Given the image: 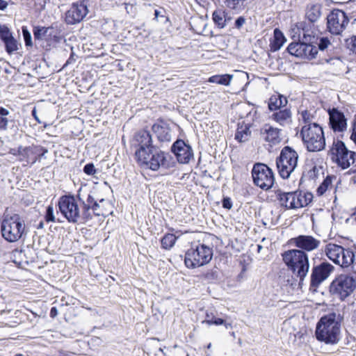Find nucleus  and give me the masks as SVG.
Instances as JSON below:
<instances>
[{"instance_id":"1","label":"nucleus","mask_w":356,"mask_h":356,"mask_svg":"<svg viewBox=\"0 0 356 356\" xmlns=\"http://www.w3.org/2000/svg\"><path fill=\"white\" fill-rule=\"evenodd\" d=\"M340 315L332 312L322 316L316 324V337L326 344H335L340 339Z\"/></svg>"},{"instance_id":"2","label":"nucleus","mask_w":356,"mask_h":356,"mask_svg":"<svg viewBox=\"0 0 356 356\" xmlns=\"http://www.w3.org/2000/svg\"><path fill=\"white\" fill-rule=\"evenodd\" d=\"M300 135L309 152H319L325 147L323 128L317 123L307 124L301 128Z\"/></svg>"},{"instance_id":"3","label":"nucleus","mask_w":356,"mask_h":356,"mask_svg":"<svg viewBox=\"0 0 356 356\" xmlns=\"http://www.w3.org/2000/svg\"><path fill=\"white\" fill-rule=\"evenodd\" d=\"M282 257L286 266L302 282L309 269L308 255L301 250H291L285 252Z\"/></svg>"},{"instance_id":"4","label":"nucleus","mask_w":356,"mask_h":356,"mask_svg":"<svg viewBox=\"0 0 356 356\" xmlns=\"http://www.w3.org/2000/svg\"><path fill=\"white\" fill-rule=\"evenodd\" d=\"M323 251L330 260L343 268L350 267L354 263L355 254L350 248L330 243Z\"/></svg>"},{"instance_id":"5","label":"nucleus","mask_w":356,"mask_h":356,"mask_svg":"<svg viewBox=\"0 0 356 356\" xmlns=\"http://www.w3.org/2000/svg\"><path fill=\"white\" fill-rule=\"evenodd\" d=\"M213 250L204 244L192 245L185 254L184 262L189 268H195L207 264L212 259Z\"/></svg>"},{"instance_id":"6","label":"nucleus","mask_w":356,"mask_h":356,"mask_svg":"<svg viewBox=\"0 0 356 356\" xmlns=\"http://www.w3.org/2000/svg\"><path fill=\"white\" fill-rule=\"evenodd\" d=\"M24 230L25 225L18 215L6 216L1 224L2 236L10 243L19 241Z\"/></svg>"},{"instance_id":"7","label":"nucleus","mask_w":356,"mask_h":356,"mask_svg":"<svg viewBox=\"0 0 356 356\" xmlns=\"http://www.w3.org/2000/svg\"><path fill=\"white\" fill-rule=\"evenodd\" d=\"M298 161V153L289 146L284 147L276 160V165L280 177L283 179L289 178L296 170Z\"/></svg>"},{"instance_id":"8","label":"nucleus","mask_w":356,"mask_h":356,"mask_svg":"<svg viewBox=\"0 0 356 356\" xmlns=\"http://www.w3.org/2000/svg\"><path fill=\"white\" fill-rule=\"evenodd\" d=\"M331 159L343 169H346L355 161L356 153L347 149L345 144L339 140H334L329 151Z\"/></svg>"},{"instance_id":"9","label":"nucleus","mask_w":356,"mask_h":356,"mask_svg":"<svg viewBox=\"0 0 356 356\" xmlns=\"http://www.w3.org/2000/svg\"><path fill=\"white\" fill-rule=\"evenodd\" d=\"M312 193L302 191L280 192L278 193L280 204L287 209H298L306 207L312 202Z\"/></svg>"},{"instance_id":"10","label":"nucleus","mask_w":356,"mask_h":356,"mask_svg":"<svg viewBox=\"0 0 356 356\" xmlns=\"http://www.w3.org/2000/svg\"><path fill=\"white\" fill-rule=\"evenodd\" d=\"M356 289V280L352 276L340 275L331 283L330 291L332 294L343 300Z\"/></svg>"},{"instance_id":"11","label":"nucleus","mask_w":356,"mask_h":356,"mask_svg":"<svg viewBox=\"0 0 356 356\" xmlns=\"http://www.w3.org/2000/svg\"><path fill=\"white\" fill-rule=\"evenodd\" d=\"M254 184L263 190L271 188L274 184L275 177L272 170L264 163H256L252 170Z\"/></svg>"},{"instance_id":"12","label":"nucleus","mask_w":356,"mask_h":356,"mask_svg":"<svg viewBox=\"0 0 356 356\" xmlns=\"http://www.w3.org/2000/svg\"><path fill=\"white\" fill-rule=\"evenodd\" d=\"M58 206L59 211L69 222L76 223L82 218L79 207L74 196L64 195L60 197Z\"/></svg>"},{"instance_id":"13","label":"nucleus","mask_w":356,"mask_h":356,"mask_svg":"<svg viewBox=\"0 0 356 356\" xmlns=\"http://www.w3.org/2000/svg\"><path fill=\"white\" fill-rule=\"evenodd\" d=\"M138 154H140L139 152ZM135 159L140 166L154 171L158 170L165 162L164 152L156 147L152 149L151 151L145 152V154H140Z\"/></svg>"},{"instance_id":"14","label":"nucleus","mask_w":356,"mask_h":356,"mask_svg":"<svg viewBox=\"0 0 356 356\" xmlns=\"http://www.w3.org/2000/svg\"><path fill=\"white\" fill-rule=\"evenodd\" d=\"M348 22L345 12L334 9L327 17V29L332 35H341L346 29Z\"/></svg>"},{"instance_id":"15","label":"nucleus","mask_w":356,"mask_h":356,"mask_svg":"<svg viewBox=\"0 0 356 356\" xmlns=\"http://www.w3.org/2000/svg\"><path fill=\"white\" fill-rule=\"evenodd\" d=\"M88 13V0L78 1L72 3L70 8L65 13V22L70 25L79 23Z\"/></svg>"},{"instance_id":"16","label":"nucleus","mask_w":356,"mask_h":356,"mask_svg":"<svg viewBox=\"0 0 356 356\" xmlns=\"http://www.w3.org/2000/svg\"><path fill=\"white\" fill-rule=\"evenodd\" d=\"M132 147L135 149V158L145 154V152L151 151L155 147L152 145V136L147 131H140L136 133L131 142Z\"/></svg>"},{"instance_id":"17","label":"nucleus","mask_w":356,"mask_h":356,"mask_svg":"<svg viewBox=\"0 0 356 356\" xmlns=\"http://www.w3.org/2000/svg\"><path fill=\"white\" fill-rule=\"evenodd\" d=\"M334 267L328 262H323L312 268L311 287L315 290L334 271Z\"/></svg>"},{"instance_id":"18","label":"nucleus","mask_w":356,"mask_h":356,"mask_svg":"<svg viewBox=\"0 0 356 356\" xmlns=\"http://www.w3.org/2000/svg\"><path fill=\"white\" fill-rule=\"evenodd\" d=\"M171 150L181 163H188L193 157L191 147L182 140H177L175 142L171 147Z\"/></svg>"},{"instance_id":"19","label":"nucleus","mask_w":356,"mask_h":356,"mask_svg":"<svg viewBox=\"0 0 356 356\" xmlns=\"http://www.w3.org/2000/svg\"><path fill=\"white\" fill-rule=\"evenodd\" d=\"M292 243L300 250L307 252L317 249L321 241L310 235H300L291 239Z\"/></svg>"},{"instance_id":"20","label":"nucleus","mask_w":356,"mask_h":356,"mask_svg":"<svg viewBox=\"0 0 356 356\" xmlns=\"http://www.w3.org/2000/svg\"><path fill=\"white\" fill-rule=\"evenodd\" d=\"M330 124L335 132H342L346 129L347 122L343 113L337 108L328 111Z\"/></svg>"},{"instance_id":"21","label":"nucleus","mask_w":356,"mask_h":356,"mask_svg":"<svg viewBox=\"0 0 356 356\" xmlns=\"http://www.w3.org/2000/svg\"><path fill=\"white\" fill-rule=\"evenodd\" d=\"M42 151L40 146L19 147L17 154L20 156V161H25L28 163L33 164L38 160L40 152Z\"/></svg>"},{"instance_id":"22","label":"nucleus","mask_w":356,"mask_h":356,"mask_svg":"<svg viewBox=\"0 0 356 356\" xmlns=\"http://www.w3.org/2000/svg\"><path fill=\"white\" fill-rule=\"evenodd\" d=\"M261 134L270 146L276 145L282 141L280 129L271 125L265 124L261 129Z\"/></svg>"},{"instance_id":"23","label":"nucleus","mask_w":356,"mask_h":356,"mask_svg":"<svg viewBox=\"0 0 356 356\" xmlns=\"http://www.w3.org/2000/svg\"><path fill=\"white\" fill-rule=\"evenodd\" d=\"M270 118L281 127L289 126L292 123V113L289 108L276 109Z\"/></svg>"},{"instance_id":"24","label":"nucleus","mask_w":356,"mask_h":356,"mask_svg":"<svg viewBox=\"0 0 356 356\" xmlns=\"http://www.w3.org/2000/svg\"><path fill=\"white\" fill-rule=\"evenodd\" d=\"M77 197L83 204V211L82 213V218L83 220L91 219L92 213H90V211L94 206L97 200H95V198L90 194H87L85 198L84 194L83 193L81 189L78 192Z\"/></svg>"},{"instance_id":"25","label":"nucleus","mask_w":356,"mask_h":356,"mask_svg":"<svg viewBox=\"0 0 356 356\" xmlns=\"http://www.w3.org/2000/svg\"><path fill=\"white\" fill-rule=\"evenodd\" d=\"M152 129L161 142H169L172 138V132L166 124H154Z\"/></svg>"},{"instance_id":"26","label":"nucleus","mask_w":356,"mask_h":356,"mask_svg":"<svg viewBox=\"0 0 356 356\" xmlns=\"http://www.w3.org/2000/svg\"><path fill=\"white\" fill-rule=\"evenodd\" d=\"M310 38L311 35L307 34L303 30V38L306 42H304L303 44L302 58H306L308 60L314 58L318 54V48L316 46L307 42H310Z\"/></svg>"},{"instance_id":"27","label":"nucleus","mask_w":356,"mask_h":356,"mask_svg":"<svg viewBox=\"0 0 356 356\" xmlns=\"http://www.w3.org/2000/svg\"><path fill=\"white\" fill-rule=\"evenodd\" d=\"M321 4L309 3L307 6L305 16L311 22H315L321 16Z\"/></svg>"},{"instance_id":"28","label":"nucleus","mask_w":356,"mask_h":356,"mask_svg":"<svg viewBox=\"0 0 356 356\" xmlns=\"http://www.w3.org/2000/svg\"><path fill=\"white\" fill-rule=\"evenodd\" d=\"M212 19L216 26L222 29L226 26L230 18L227 16L223 8H217L212 13Z\"/></svg>"},{"instance_id":"29","label":"nucleus","mask_w":356,"mask_h":356,"mask_svg":"<svg viewBox=\"0 0 356 356\" xmlns=\"http://www.w3.org/2000/svg\"><path fill=\"white\" fill-rule=\"evenodd\" d=\"M287 99L286 97L275 94L270 97L268 102V108L270 111H275L276 109H282L287 104Z\"/></svg>"},{"instance_id":"30","label":"nucleus","mask_w":356,"mask_h":356,"mask_svg":"<svg viewBox=\"0 0 356 356\" xmlns=\"http://www.w3.org/2000/svg\"><path fill=\"white\" fill-rule=\"evenodd\" d=\"M286 42V39L282 32L278 29L274 30L273 39L270 42V48L273 52L278 51Z\"/></svg>"},{"instance_id":"31","label":"nucleus","mask_w":356,"mask_h":356,"mask_svg":"<svg viewBox=\"0 0 356 356\" xmlns=\"http://www.w3.org/2000/svg\"><path fill=\"white\" fill-rule=\"evenodd\" d=\"M251 136V131L248 124H238L235 134V139L239 143L248 141Z\"/></svg>"},{"instance_id":"32","label":"nucleus","mask_w":356,"mask_h":356,"mask_svg":"<svg viewBox=\"0 0 356 356\" xmlns=\"http://www.w3.org/2000/svg\"><path fill=\"white\" fill-rule=\"evenodd\" d=\"M233 78L231 74H225L221 75H213L209 78L208 81L210 83H218L223 86H229Z\"/></svg>"},{"instance_id":"33","label":"nucleus","mask_w":356,"mask_h":356,"mask_svg":"<svg viewBox=\"0 0 356 356\" xmlns=\"http://www.w3.org/2000/svg\"><path fill=\"white\" fill-rule=\"evenodd\" d=\"M303 44L304 42H292L288 46L287 50L290 54L302 58Z\"/></svg>"},{"instance_id":"34","label":"nucleus","mask_w":356,"mask_h":356,"mask_svg":"<svg viewBox=\"0 0 356 356\" xmlns=\"http://www.w3.org/2000/svg\"><path fill=\"white\" fill-rule=\"evenodd\" d=\"M50 30L49 27L35 26L33 28V35L35 40H47V33Z\"/></svg>"},{"instance_id":"35","label":"nucleus","mask_w":356,"mask_h":356,"mask_svg":"<svg viewBox=\"0 0 356 356\" xmlns=\"http://www.w3.org/2000/svg\"><path fill=\"white\" fill-rule=\"evenodd\" d=\"M177 237L172 234H165L161 239V246L165 250L172 248L176 242Z\"/></svg>"},{"instance_id":"36","label":"nucleus","mask_w":356,"mask_h":356,"mask_svg":"<svg viewBox=\"0 0 356 356\" xmlns=\"http://www.w3.org/2000/svg\"><path fill=\"white\" fill-rule=\"evenodd\" d=\"M332 178L330 176H327L323 183L319 186L317 188V193L318 195H323L327 191H330L333 189V186L332 184Z\"/></svg>"},{"instance_id":"37","label":"nucleus","mask_w":356,"mask_h":356,"mask_svg":"<svg viewBox=\"0 0 356 356\" xmlns=\"http://www.w3.org/2000/svg\"><path fill=\"white\" fill-rule=\"evenodd\" d=\"M203 324L205 323L208 325H220L224 324V320L220 318H216L212 312L206 313V319L202 322Z\"/></svg>"},{"instance_id":"38","label":"nucleus","mask_w":356,"mask_h":356,"mask_svg":"<svg viewBox=\"0 0 356 356\" xmlns=\"http://www.w3.org/2000/svg\"><path fill=\"white\" fill-rule=\"evenodd\" d=\"M104 199H101L99 202H96L90 210L92 211L94 215L100 216L106 215L104 208Z\"/></svg>"},{"instance_id":"39","label":"nucleus","mask_w":356,"mask_h":356,"mask_svg":"<svg viewBox=\"0 0 356 356\" xmlns=\"http://www.w3.org/2000/svg\"><path fill=\"white\" fill-rule=\"evenodd\" d=\"M6 45V51L8 54H12L17 49V42L15 38L12 36L8 40L3 41Z\"/></svg>"},{"instance_id":"40","label":"nucleus","mask_w":356,"mask_h":356,"mask_svg":"<svg viewBox=\"0 0 356 356\" xmlns=\"http://www.w3.org/2000/svg\"><path fill=\"white\" fill-rule=\"evenodd\" d=\"M245 0H225L226 6L231 9L241 8Z\"/></svg>"},{"instance_id":"41","label":"nucleus","mask_w":356,"mask_h":356,"mask_svg":"<svg viewBox=\"0 0 356 356\" xmlns=\"http://www.w3.org/2000/svg\"><path fill=\"white\" fill-rule=\"evenodd\" d=\"M301 118L302 121L304 122L305 124L307 125V124H314V122H312L314 116L308 111H304L301 113Z\"/></svg>"},{"instance_id":"42","label":"nucleus","mask_w":356,"mask_h":356,"mask_svg":"<svg viewBox=\"0 0 356 356\" xmlns=\"http://www.w3.org/2000/svg\"><path fill=\"white\" fill-rule=\"evenodd\" d=\"M13 35L7 26L0 25V38L3 41L8 40Z\"/></svg>"},{"instance_id":"43","label":"nucleus","mask_w":356,"mask_h":356,"mask_svg":"<svg viewBox=\"0 0 356 356\" xmlns=\"http://www.w3.org/2000/svg\"><path fill=\"white\" fill-rule=\"evenodd\" d=\"M22 31L26 45L32 46L31 35L28 29L26 26H23Z\"/></svg>"},{"instance_id":"44","label":"nucleus","mask_w":356,"mask_h":356,"mask_svg":"<svg viewBox=\"0 0 356 356\" xmlns=\"http://www.w3.org/2000/svg\"><path fill=\"white\" fill-rule=\"evenodd\" d=\"M54 210V207L52 205H49L47 207L45 215V220L47 222H55Z\"/></svg>"},{"instance_id":"45","label":"nucleus","mask_w":356,"mask_h":356,"mask_svg":"<svg viewBox=\"0 0 356 356\" xmlns=\"http://www.w3.org/2000/svg\"><path fill=\"white\" fill-rule=\"evenodd\" d=\"M330 45H331L330 41L327 38L323 37L320 39L318 42V50L320 49L321 51H323L326 49Z\"/></svg>"},{"instance_id":"46","label":"nucleus","mask_w":356,"mask_h":356,"mask_svg":"<svg viewBox=\"0 0 356 356\" xmlns=\"http://www.w3.org/2000/svg\"><path fill=\"white\" fill-rule=\"evenodd\" d=\"M348 47L353 51L356 53V35L353 36L350 39L346 40Z\"/></svg>"},{"instance_id":"47","label":"nucleus","mask_w":356,"mask_h":356,"mask_svg":"<svg viewBox=\"0 0 356 356\" xmlns=\"http://www.w3.org/2000/svg\"><path fill=\"white\" fill-rule=\"evenodd\" d=\"M83 171L88 175H92L96 172V170L92 163H88L83 168Z\"/></svg>"},{"instance_id":"48","label":"nucleus","mask_w":356,"mask_h":356,"mask_svg":"<svg viewBox=\"0 0 356 356\" xmlns=\"http://www.w3.org/2000/svg\"><path fill=\"white\" fill-rule=\"evenodd\" d=\"M8 117L0 116V130H6L8 129Z\"/></svg>"},{"instance_id":"49","label":"nucleus","mask_w":356,"mask_h":356,"mask_svg":"<svg viewBox=\"0 0 356 356\" xmlns=\"http://www.w3.org/2000/svg\"><path fill=\"white\" fill-rule=\"evenodd\" d=\"M222 207L225 209H231L232 207L231 199L229 197L224 198L222 200Z\"/></svg>"},{"instance_id":"50","label":"nucleus","mask_w":356,"mask_h":356,"mask_svg":"<svg viewBox=\"0 0 356 356\" xmlns=\"http://www.w3.org/2000/svg\"><path fill=\"white\" fill-rule=\"evenodd\" d=\"M245 22V19L243 17H239L235 22L236 28L240 29Z\"/></svg>"},{"instance_id":"51","label":"nucleus","mask_w":356,"mask_h":356,"mask_svg":"<svg viewBox=\"0 0 356 356\" xmlns=\"http://www.w3.org/2000/svg\"><path fill=\"white\" fill-rule=\"evenodd\" d=\"M352 129L353 132L350 138L356 144V120L353 122Z\"/></svg>"},{"instance_id":"52","label":"nucleus","mask_w":356,"mask_h":356,"mask_svg":"<svg viewBox=\"0 0 356 356\" xmlns=\"http://www.w3.org/2000/svg\"><path fill=\"white\" fill-rule=\"evenodd\" d=\"M10 114V111L3 108V107H0V116L1 117H8V115Z\"/></svg>"},{"instance_id":"53","label":"nucleus","mask_w":356,"mask_h":356,"mask_svg":"<svg viewBox=\"0 0 356 356\" xmlns=\"http://www.w3.org/2000/svg\"><path fill=\"white\" fill-rule=\"evenodd\" d=\"M8 2L5 0H0V10H4L8 7Z\"/></svg>"},{"instance_id":"54","label":"nucleus","mask_w":356,"mask_h":356,"mask_svg":"<svg viewBox=\"0 0 356 356\" xmlns=\"http://www.w3.org/2000/svg\"><path fill=\"white\" fill-rule=\"evenodd\" d=\"M58 314V310L56 307H52L50 310V316L52 317V318H54L57 316Z\"/></svg>"},{"instance_id":"55","label":"nucleus","mask_w":356,"mask_h":356,"mask_svg":"<svg viewBox=\"0 0 356 356\" xmlns=\"http://www.w3.org/2000/svg\"><path fill=\"white\" fill-rule=\"evenodd\" d=\"M32 115L33 117L35 118V120L38 122V123H41V121L40 120L39 118L38 117L37 115V112H36V109L34 108L33 110L32 111Z\"/></svg>"},{"instance_id":"56","label":"nucleus","mask_w":356,"mask_h":356,"mask_svg":"<svg viewBox=\"0 0 356 356\" xmlns=\"http://www.w3.org/2000/svg\"><path fill=\"white\" fill-rule=\"evenodd\" d=\"M223 325L225 326V327H226L227 329H228V328H229V327H232V325H231L230 323H225V322H224V324H223Z\"/></svg>"},{"instance_id":"57","label":"nucleus","mask_w":356,"mask_h":356,"mask_svg":"<svg viewBox=\"0 0 356 356\" xmlns=\"http://www.w3.org/2000/svg\"><path fill=\"white\" fill-rule=\"evenodd\" d=\"M73 58H72V56H71L66 62V64L65 65H68L70 64L72 61Z\"/></svg>"},{"instance_id":"58","label":"nucleus","mask_w":356,"mask_h":356,"mask_svg":"<svg viewBox=\"0 0 356 356\" xmlns=\"http://www.w3.org/2000/svg\"><path fill=\"white\" fill-rule=\"evenodd\" d=\"M262 248V246L261 245H257V250H258V252H260Z\"/></svg>"},{"instance_id":"59","label":"nucleus","mask_w":356,"mask_h":356,"mask_svg":"<svg viewBox=\"0 0 356 356\" xmlns=\"http://www.w3.org/2000/svg\"><path fill=\"white\" fill-rule=\"evenodd\" d=\"M155 15H156V17H157L159 15V13H158L157 10H155Z\"/></svg>"},{"instance_id":"60","label":"nucleus","mask_w":356,"mask_h":356,"mask_svg":"<svg viewBox=\"0 0 356 356\" xmlns=\"http://www.w3.org/2000/svg\"><path fill=\"white\" fill-rule=\"evenodd\" d=\"M46 152H47V150H44L43 153L40 152L41 154L39 156H42L44 154V153H46Z\"/></svg>"},{"instance_id":"61","label":"nucleus","mask_w":356,"mask_h":356,"mask_svg":"<svg viewBox=\"0 0 356 356\" xmlns=\"http://www.w3.org/2000/svg\"><path fill=\"white\" fill-rule=\"evenodd\" d=\"M46 152H47V150H44L43 153L40 152L41 154L39 156H42L44 154V153H46Z\"/></svg>"},{"instance_id":"62","label":"nucleus","mask_w":356,"mask_h":356,"mask_svg":"<svg viewBox=\"0 0 356 356\" xmlns=\"http://www.w3.org/2000/svg\"><path fill=\"white\" fill-rule=\"evenodd\" d=\"M211 347V343H209L207 346V348H210Z\"/></svg>"},{"instance_id":"63","label":"nucleus","mask_w":356,"mask_h":356,"mask_svg":"<svg viewBox=\"0 0 356 356\" xmlns=\"http://www.w3.org/2000/svg\"><path fill=\"white\" fill-rule=\"evenodd\" d=\"M15 356H23L22 354H17Z\"/></svg>"},{"instance_id":"64","label":"nucleus","mask_w":356,"mask_h":356,"mask_svg":"<svg viewBox=\"0 0 356 356\" xmlns=\"http://www.w3.org/2000/svg\"><path fill=\"white\" fill-rule=\"evenodd\" d=\"M67 356H70L69 355H67Z\"/></svg>"}]
</instances>
